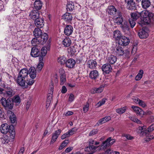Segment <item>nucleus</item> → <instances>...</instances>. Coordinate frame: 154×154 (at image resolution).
I'll list each match as a JSON object with an SVG mask.
<instances>
[{"mask_svg": "<svg viewBox=\"0 0 154 154\" xmlns=\"http://www.w3.org/2000/svg\"><path fill=\"white\" fill-rule=\"evenodd\" d=\"M142 17L139 22V23L141 26L146 24H149L150 23H153L154 22V16L153 14L148 11L142 12Z\"/></svg>", "mask_w": 154, "mask_h": 154, "instance_id": "1", "label": "nucleus"}, {"mask_svg": "<svg viewBox=\"0 0 154 154\" xmlns=\"http://www.w3.org/2000/svg\"><path fill=\"white\" fill-rule=\"evenodd\" d=\"M0 130L1 133L4 134L9 132L10 133V140L11 141L14 140L15 134L13 125H9L6 123L3 124L1 126Z\"/></svg>", "mask_w": 154, "mask_h": 154, "instance_id": "2", "label": "nucleus"}, {"mask_svg": "<svg viewBox=\"0 0 154 154\" xmlns=\"http://www.w3.org/2000/svg\"><path fill=\"white\" fill-rule=\"evenodd\" d=\"M1 103L4 107L6 109H11L13 108L14 104L11 99H6L3 97L1 100Z\"/></svg>", "mask_w": 154, "mask_h": 154, "instance_id": "3", "label": "nucleus"}, {"mask_svg": "<svg viewBox=\"0 0 154 154\" xmlns=\"http://www.w3.org/2000/svg\"><path fill=\"white\" fill-rule=\"evenodd\" d=\"M112 50L115 55L117 56H122L124 54L123 49L119 45H116L115 47H113Z\"/></svg>", "mask_w": 154, "mask_h": 154, "instance_id": "4", "label": "nucleus"}, {"mask_svg": "<svg viewBox=\"0 0 154 154\" xmlns=\"http://www.w3.org/2000/svg\"><path fill=\"white\" fill-rule=\"evenodd\" d=\"M139 132L140 133V135H146L149 132L152 131L154 130V124H152L149 127L147 130L145 129L144 127H139Z\"/></svg>", "mask_w": 154, "mask_h": 154, "instance_id": "5", "label": "nucleus"}, {"mask_svg": "<svg viewBox=\"0 0 154 154\" xmlns=\"http://www.w3.org/2000/svg\"><path fill=\"white\" fill-rule=\"evenodd\" d=\"M118 45L120 46H126L130 42V40L128 38L124 36H122L118 41Z\"/></svg>", "mask_w": 154, "mask_h": 154, "instance_id": "6", "label": "nucleus"}, {"mask_svg": "<svg viewBox=\"0 0 154 154\" xmlns=\"http://www.w3.org/2000/svg\"><path fill=\"white\" fill-rule=\"evenodd\" d=\"M139 37L141 39L146 38L149 36L148 30L146 27H143L138 32Z\"/></svg>", "mask_w": 154, "mask_h": 154, "instance_id": "7", "label": "nucleus"}, {"mask_svg": "<svg viewBox=\"0 0 154 154\" xmlns=\"http://www.w3.org/2000/svg\"><path fill=\"white\" fill-rule=\"evenodd\" d=\"M114 139H112L111 137H109L106 140L103 142L101 145V146H103V148H106L112 145L115 142Z\"/></svg>", "mask_w": 154, "mask_h": 154, "instance_id": "8", "label": "nucleus"}, {"mask_svg": "<svg viewBox=\"0 0 154 154\" xmlns=\"http://www.w3.org/2000/svg\"><path fill=\"white\" fill-rule=\"evenodd\" d=\"M60 85H63L66 82V75L64 70L62 69H59Z\"/></svg>", "mask_w": 154, "mask_h": 154, "instance_id": "9", "label": "nucleus"}, {"mask_svg": "<svg viewBox=\"0 0 154 154\" xmlns=\"http://www.w3.org/2000/svg\"><path fill=\"white\" fill-rule=\"evenodd\" d=\"M34 23L36 26L41 28L43 27L44 25V21L43 19L40 17L35 20Z\"/></svg>", "mask_w": 154, "mask_h": 154, "instance_id": "10", "label": "nucleus"}, {"mask_svg": "<svg viewBox=\"0 0 154 154\" xmlns=\"http://www.w3.org/2000/svg\"><path fill=\"white\" fill-rule=\"evenodd\" d=\"M107 12L109 14L114 16H116V14H117L118 11L114 6L110 5L108 6Z\"/></svg>", "mask_w": 154, "mask_h": 154, "instance_id": "11", "label": "nucleus"}, {"mask_svg": "<svg viewBox=\"0 0 154 154\" xmlns=\"http://www.w3.org/2000/svg\"><path fill=\"white\" fill-rule=\"evenodd\" d=\"M102 69L103 72L106 74H109L111 71L112 68L110 64L107 63L102 66Z\"/></svg>", "mask_w": 154, "mask_h": 154, "instance_id": "12", "label": "nucleus"}, {"mask_svg": "<svg viewBox=\"0 0 154 154\" xmlns=\"http://www.w3.org/2000/svg\"><path fill=\"white\" fill-rule=\"evenodd\" d=\"M29 16L31 19L34 20L40 17L39 13L38 10H32L29 13Z\"/></svg>", "mask_w": 154, "mask_h": 154, "instance_id": "13", "label": "nucleus"}, {"mask_svg": "<svg viewBox=\"0 0 154 154\" xmlns=\"http://www.w3.org/2000/svg\"><path fill=\"white\" fill-rule=\"evenodd\" d=\"M73 30L72 26L71 25H66L64 29V33L67 36L71 35Z\"/></svg>", "mask_w": 154, "mask_h": 154, "instance_id": "14", "label": "nucleus"}, {"mask_svg": "<svg viewBox=\"0 0 154 154\" xmlns=\"http://www.w3.org/2000/svg\"><path fill=\"white\" fill-rule=\"evenodd\" d=\"M117 16L118 17H116L115 20V23L118 25L122 24L123 20L122 13L119 11H118Z\"/></svg>", "mask_w": 154, "mask_h": 154, "instance_id": "15", "label": "nucleus"}, {"mask_svg": "<svg viewBox=\"0 0 154 154\" xmlns=\"http://www.w3.org/2000/svg\"><path fill=\"white\" fill-rule=\"evenodd\" d=\"M28 71L27 69L24 68L21 69L18 75V76L26 79L28 77Z\"/></svg>", "mask_w": 154, "mask_h": 154, "instance_id": "16", "label": "nucleus"}, {"mask_svg": "<svg viewBox=\"0 0 154 154\" xmlns=\"http://www.w3.org/2000/svg\"><path fill=\"white\" fill-rule=\"evenodd\" d=\"M99 76V74L98 71L95 70L90 71L89 74V78L91 79L94 80L97 79Z\"/></svg>", "mask_w": 154, "mask_h": 154, "instance_id": "17", "label": "nucleus"}, {"mask_svg": "<svg viewBox=\"0 0 154 154\" xmlns=\"http://www.w3.org/2000/svg\"><path fill=\"white\" fill-rule=\"evenodd\" d=\"M61 131L60 129H58L55 131L53 134L52 139L51 141V143H54L57 140L59 135L60 134Z\"/></svg>", "mask_w": 154, "mask_h": 154, "instance_id": "18", "label": "nucleus"}, {"mask_svg": "<svg viewBox=\"0 0 154 154\" xmlns=\"http://www.w3.org/2000/svg\"><path fill=\"white\" fill-rule=\"evenodd\" d=\"M107 63L109 64H113L117 61V58L115 56L111 55L106 58Z\"/></svg>", "mask_w": 154, "mask_h": 154, "instance_id": "19", "label": "nucleus"}, {"mask_svg": "<svg viewBox=\"0 0 154 154\" xmlns=\"http://www.w3.org/2000/svg\"><path fill=\"white\" fill-rule=\"evenodd\" d=\"M62 18L67 22H70L72 20V14L68 12H66L62 16Z\"/></svg>", "mask_w": 154, "mask_h": 154, "instance_id": "20", "label": "nucleus"}, {"mask_svg": "<svg viewBox=\"0 0 154 154\" xmlns=\"http://www.w3.org/2000/svg\"><path fill=\"white\" fill-rule=\"evenodd\" d=\"M30 54L34 57H38L40 55L39 50L36 47H33L32 48Z\"/></svg>", "mask_w": 154, "mask_h": 154, "instance_id": "21", "label": "nucleus"}, {"mask_svg": "<svg viewBox=\"0 0 154 154\" xmlns=\"http://www.w3.org/2000/svg\"><path fill=\"white\" fill-rule=\"evenodd\" d=\"M87 66L90 69H95L97 66V62L94 60H89L87 62Z\"/></svg>", "mask_w": 154, "mask_h": 154, "instance_id": "22", "label": "nucleus"}, {"mask_svg": "<svg viewBox=\"0 0 154 154\" xmlns=\"http://www.w3.org/2000/svg\"><path fill=\"white\" fill-rule=\"evenodd\" d=\"M104 87L105 85H102L98 88H94L92 89L91 93L93 94L100 93L103 91Z\"/></svg>", "mask_w": 154, "mask_h": 154, "instance_id": "23", "label": "nucleus"}, {"mask_svg": "<svg viewBox=\"0 0 154 154\" xmlns=\"http://www.w3.org/2000/svg\"><path fill=\"white\" fill-rule=\"evenodd\" d=\"M28 71V74L31 78L34 79L36 77V70L34 67H31L29 69Z\"/></svg>", "mask_w": 154, "mask_h": 154, "instance_id": "24", "label": "nucleus"}, {"mask_svg": "<svg viewBox=\"0 0 154 154\" xmlns=\"http://www.w3.org/2000/svg\"><path fill=\"white\" fill-rule=\"evenodd\" d=\"M26 79L23 78L19 76L17 77V82L19 85L22 87H25Z\"/></svg>", "mask_w": 154, "mask_h": 154, "instance_id": "25", "label": "nucleus"}, {"mask_svg": "<svg viewBox=\"0 0 154 154\" xmlns=\"http://www.w3.org/2000/svg\"><path fill=\"white\" fill-rule=\"evenodd\" d=\"M75 63V62L74 60L72 59H69L66 60V66L69 68H73Z\"/></svg>", "mask_w": 154, "mask_h": 154, "instance_id": "26", "label": "nucleus"}, {"mask_svg": "<svg viewBox=\"0 0 154 154\" xmlns=\"http://www.w3.org/2000/svg\"><path fill=\"white\" fill-rule=\"evenodd\" d=\"M97 147V146L89 145L85 148V151L89 152L90 154H92L95 152V150Z\"/></svg>", "mask_w": 154, "mask_h": 154, "instance_id": "27", "label": "nucleus"}, {"mask_svg": "<svg viewBox=\"0 0 154 154\" xmlns=\"http://www.w3.org/2000/svg\"><path fill=\"white\" fill-rule=\"evenodd\" d=\"M5 89L6 94L8 97H12L14 94V91L11 88L8 86L7 87L5 86Z\"/></svg>", "mask_w": 154, "mask_h": 154, "instance_id": "28", "label": "nucleus"}, {"mask_svg": "<svg viewBox=\"0 0 154 154\" xmlns=\"http://www.w3.org/2000/svg\"><path fill=\"white\" fill-rule=\"evenodd\" d=\"M111 117L110 116H106L99 120L97 123V125L99 126L101 124H102L105 122H106L111 119Z\"/></svg>", "mask_w": 154, "mask_h": 154, "instance_id": "29", "label": "nucleus"}, {"mask_svg": "<svg viewBox=\"0 0 154 154\" xmlns=\"http://www.w3.org/2000/svg\"><path fill=\"white\" fill-rule=\"evenodd\" d=\"M42 2L40 0H36L34 4V8L37 10H40L42 6Z\"/></svg>", "mask_w": 154, "mask_h": 154, "instance_id": "30", "label": "nucleus"}, {"mask_svg": "<svg viewBox=\"0 0 154 154\" xmlns=\"http://www.w3.org/2000/svg\"><path fill=\"white\" fill-rule=\"evenodd\" d=\"M40 28H37L35 29L33 31V34L35 37L39 38L40 37L42 34V30Z\"/></svg>", "mask_w": 154, "mask_h": 154, "instance_id": "31", "label": "nucleus"}, {"mask_svg": "<svg viewBox=\"0 0 154 154\" xmlns=\"http://www.w3.org/2000/svg\"><path fill=\"white\" fill-rule=\"evenodd\" d=\"M142 7L146 9L148 8L151 5V2L149 0H142L141 2Z\"/></svg>", "mask_w": 154, "mask_h": 154, "instance_id": "32", "label": "nucleus"}, {"mask_svg": "<svg viewBox=\"0 0 154 154\" xmlns=\"http://www.w3.org/2000/svg\"><path fill=\"white\" fill-rule=\"evenodd\" d=\"M133 109L134 111L139 115H143L145 114L144 112L142 110L136 106H133L131 107Z\"/></svg>", "mask_w": 154, "mask_h": 154, "instance_id": "33", "label": "nucleus"}, {"mask_svg": "<svg viewBox=\"0 0 154 154\" xmlns=\"http://www.w3.org/2000/svg\"><path fill=\"white\" fill-rule=\"evenodd\" d=\"M62 42L64 46L66 47H69L72 43L70 38L69 37L65 38L63 40Z\"/></svg>", "mask_w": 154, "mask_h": 154, "instance_id": "34", "label": "nucleus"}, {"mask_svg": "<svg viewBox=\"0 0 154 154\" xmlns=\"http://www.w3.org/2000/svg\"><path fill=\"white\" fill-rule=\"evenodd\" d=\"M74 8V4L73 2H68L66 6V9L68 11H71Z\"/></svg>", "mask_w": 154, "mask_h": 154, "instance_id": "35", "label": "nucleus"}, {"mask_svg": "<svg viewBox=\"0 0 154 154\" xmlns=\"http://www.w3.org/2000/svg\"><path fill=\"white\" fill-rule=\"evenodd\" d=\"M121 33L119 30H116L113 32V38L116 40L118 41L122 37Z\"/></svg>", "mask_w": 154, "mask_h": 154, "instance_id": "36", "label": "nucleus"}, {"mask_svg": "<svg viewBox=\"0 0 154 154\" xmlns=\"http://www.w3.org/2000/svg\"><path fill=\"white\" fill-rule=\"evenodd\" d=\"M127 8L130 10H135L136 8V7L135 3L134 1L127 3Z\"/></svg>", "mask_w": 154, "mask_h": 154, "instance_id": "37", "label": "nucleus"}, {"mask_svg": "<svg viewBox=\"0 0 154 154\" xmlns=\"http://www.w3.org/2000/svg\"><path fill=\"white\" fill-rule=\"evenodd\" d=\"M66 58L64 56L60 57L57 60L58 63L61 65L66 64Z\"/></svg>", "mask_w": 154, "mask_h": 154, "instance_id": "38", "label": "nucleus"}, {"mask_svg": "<svg viewBox=\"0 0 154 154\" xmlns=\"http://www.w3.org/2000/svg\"><path fill=\"white\" fill-rule=\"evenodd\" d=\"M142 12L140 13H132L131 14V18L134 20H136L140 16H141Z\"/></svg>", "mask_w": 154, "mask_h": 154, "instance_id": "39", "label": "nucleus"}, {"mask_svg": "<svg viewBox=\"0 0 154 154\" xmlns=\"http://www.w3.org/2000/svg\"><path fill=\"white\" fill-rule=\"evenodd\" d=\"M40 37L41 38V41L42 43H45L48 39V35L46 33H44L43 34H42Z\"/></svg>", "mask_w": 154, "mask_h": 154, "instance_id": "40", "label": "nucleus"}, {"mask_svg": "<svg viewBox=\"0 0 154 154\" xmlns=\"http://www.w3.org/2000/svg\"><path fill=\"white\" fill-rule=\"evenodd\" d=\"M143 74V71L142 70H140L139 72L136 76L135 79L136 81H139L142 78Z\"/></svg>", "mask_w": 154, "mask_h": 154, "instance_id": "41", "label": "nucleus"}, {"mask_svg": "<svg viewBox=\"0 0 154 154\" xmlns=\"http://www.w3.org/2000/svg\"><path fill=\"white\" fill-rule=\"evenodd\" d=\"M12 100V101H13V103H14L17 104H19L21 102L20 98L18 95H15L14 96Z\"/></svg>", "mask_w": 154, "mask_h": 154, "instance_id": "42", "label": "nucleus"}, {"mask_svg": "<svg viewBox=\"0 0 154 154\" xmlns=\"http://www.w3.org/2000/svg\"><path fill=\"white\" fill-rule=\"evenodd\" d=\"M126 109V106L117 109H116V111L118 113L121 114L125 112Z\"/></svg>", "mask_w": 154, "mask_h": 154, "instance_id": "43", "label": "nucleus"}, {"mask_svg": "<svg viewBox=\"0 0 154 154\" xmlns=\"http://www.w3.org/2000/svg\"><path fill=\"white\" fill-rule=\"evenodd\" d=\"M68 52L70 54L73 55L76 52V51L75 48L74 46H72L68 49Z\"/></svg>", "mask_w": 154, "mask_h": 154, "instance_id": "44", "label": "nucleus"}, {"mask_svg": "<svg viewBox=\"0 0 154 154\" xmlns=\"http://www.w3.org/2000/svg\"><path fill=\"white\" fill-rule=\"evenodd\" d=\"M47 48L45 47H43L41 51V55L43 56H45L47 53Z\"/></svg>", "mask_w": 154, "mask_h": 154, "instance_id": "45", "label": "nucleus"}, {"mask_svg": "<svg viewBox=\"0 0 154 154\" xmlns=\"http://www.w3.org/2000/svg\"><path fill=\"white\" fill-rule=\"evenodd\" d=\"M89 145L94 146L93 145H97L99 144V142L94 141L92 139H90L88 141Z\"/></svg>", "mask_w": 154, "mask_h": 154, "instance_id": "46", "label": "nucleus"}, {"mask_svg": "<svg viewBox=\"0 0 154 154\" xmlns=\"http://www.w3.org/2000/svg\"><path fill=\"white\" fill-rule=\"evenodd\" d=\"M43 62L39 63L36 67V70L38 72L41 71L44 66Z\"/></svg>", "mask_w": 154, "mask_h": 154, "instance_id": "47", "label": "nucleus"}, {"mask_svg": "<svg viewBox=\"0 0 154 154\" xmlns=\"http://www.w3.org/2000/svg\"><path fill=\"white\" fill-rule=\"evenodd\" d=\"M33 79H29L28 80L27 79V78L26 79V83L27 85H26L27 86H26L25 88H26L27 86V85H31L34 83V81Z\"/></svg>", "mask_w": 154, "mask_h": 154, "instance_id": "48", "label": "nucleus"}, {"mask_svg": "<svg viewBox=\"0 0 154 154\" xmlns=\"http://www.w3.org/2000/svg\"><path fill=\"white\" fill-rule=\"evenodd\" d=\"M77 130V129L76 128H72V129L69 130L67 132L68 134L69 135V136L73 134Z\"/></svg>", "mask_w": 154, "mask_h": 154, "instance_id": "49", "label": "nucleus"}, {"mask_svg": "<svg viewBox=\"0 0 154 154\" xmlns=\"http://www.w3.org/2000/svg\"><path fill=\"white\" fill-rule=\"evenodd\" d=\"M106 99L103 98L101 100L99 101L96 104L97 107H99L104 104L106 102Z\"/></svg>", "mask_w": 154, "mask_h": 154, "instance_id": "50", "label": "nucleus"}, {"mask_svg": "<svg viewBox=\"0 0 154 154\" xmlns=\"http://www.w3.org/2000/svg\"><path fill=\"white\" fill-rule=\"evenodd\" d=\"M135 21L132 18H130L129 19V22L131 28H133L135 25Z\"/></svg>", "mask_w": 154, "mask_h": 154, "instance_id": "51", "label": "nucleus"}, {"mask_svg": "<svg viewBox=\"0 0 154 154\" xmlns=\"http://www.w3.org/2000/svg\"><path fill=\"white\" fill-rule=\"evenodd\" d=\"M140 135L142 136V135ZM144 135L146 136V138L145 140L146 141H149L150 140L153 139L154 137V136L153 135H150L148 133H147L146 135Z\"/></svg>", "mask_w": 154, "mask_h": 154, "instance_id": "52", "label": "nucleus"}, {"mask_svg": "<svg viewBox=\"0 0 154 154\" xmlns=\"http://www.w3.org/2000/svg\"><path fill=\"white\" fill-rule=\"evenodd\" d=\"M8 137H6L2 138L1 140L2 143L4 144H7L8 143L9 141H10V140H8Z\"/></svg>", "mask_w": 154, "mask_h": 154, "instance_id": "53", "label": "nucleus"}, {"mask_svg": "<svg viewBox=\"0 0 154 154\" xmlns=\"http://www.w3.org/2000/svg\"><path fill=\"white\" fill-rule=\"evenodd\" d=\"M122 27L124 29H128V24L127 21H124L123 23L121 24Z\"/></svg>", "mask_w": 154, "mask_h": 154, "instance_id": "54", "label": "nucleus"}, {"mask_svg": "<svg viewBox=\"0 0 154 154\" xmlns=\"http://www.w3.org/2000/svg\"><path fill=\"white\" fill-rule=\"evenodd\" d=\"M123 136L126 137V138L128 140H132L134 139L133 137L131 136L130 134H125L123 135Z\"/></svg>", "mask_w": 154, "mask_h": 154, "instance_id": "55", "label": "nucleus"}, {"mask_svg": "<svg viewBox=\"0 0 154 154\" xmlns=\"http://www.w3.org/2000/svg\"><path fill=\"white\" fill-rule=\"evenodd\" d=\"M89 107V104L87 102L86 104L83 107V111L84 112H86L88 110Z\"/></svg>", "mask_w": 154, "mask_h": 154, "instance_id": "56", "label": "nucleus"}, {"mask_svg": "<svg viewBox=\"0 0 154 154\" xmlns=\"http://www.w3.org/2000/svg\"><path fill=\"white\" fill-rule=\"evenodd\" d=\"M97 131L96 129H94L91 131L89 134V136H92L97 133Z\"/></svg>", "mask_w": 154, "mask_h": 154, "instance_id": "57", "label": "nucleus"}, {"mask_svg": "<svg viewBox=\"0 0 154 154\" xmlns=\"http://www.w3.org/2000/svg\"><path fill=\"white\" fill-rule=\"evenodd\" d=\"M138 104L140 106L143 107H145L146 106L145 103L144 101L140 100Z\"/></svg>", "mask_w": 154, "mask_h": 154, "instance_id": "58", "label": "nucleus"}, {"mask_svg": "<svg viewBox=\"0 0 154 154\" xmlns=\"http://www.w3.org/2000/svg\"><path fill=\"white\" fill-rule=\"evenodd\" d=\"M132 121L138 124H141V122L140 120L135 118H133L132 119Z\"/></svg>", "mask_w": 154, "mask_h": 154, "instance_id": "59", "label": "nucleus"}, {"mask_svg": "<svg viewBox=\"0 0 154 154\" xmlns=\"http://www.w3.org/2000/svg\"><path fill=\"white\" fill-rule=\"evenodd\" d=\"M69 135L68 133L67 132L66 133L62 135L61 137V138L62 139H64L66 137H69Z\"/></svg>", "mask_w": 154, "mask_h": 154, "instance_id": "60", "label": "nucleus"}, {"mask_svg": "<svg viewBox=\"0 0 154 154\" xmlns=\"http://www.w3.org/2000/svg\"><path fill=\"white\" fill-rule=\"evenodd\" d=\"M133 100L134 102L137 104H138L140 100L138 98L135 97H133Z\"/></svg>", "mask_w": 154, "mask_h": 154, "instance_id": "61", "label": "nucleus"}, {"mask_svg": "<svg viewBox=\"0 0 154 154\" xmlns=\"http://www.w3.org/2000/svg\"><path fill=\"white\" fill-rule=\"evenodd\" d=\"M74 99V95L73 94H70L69 99V101L71 102Z\"/></svg>", "mask_w": 154, "mask_h": 154, "instance_id": "62", "label": "nucleus"}, {"mask_svg": "<svg viewBox=\"0 0 154 154\" xmlns=\"http://www.w3.org/2000/svg\"><path fill=\"white\" fill-rule=\"evenodd\" d=\"M73 114L72 112L71 111H68L64 113L63 115H65L66 116H68L72 115Z\"/></svg>", "mask_w": 154, "mask_h": 154, "instance_id": "63", "label": "nucleus"}, {"mask_svg": "<svg viewBox=\"0 0 154 154\" xmlns=\"http://www.w3.org/2000/svg\"><path fill=\"white\" fill-rule=\"evenodd\" d=\"M52 94H49L48 95L47 101H49V102H51L52 100Z\"/></svg>", "mask_w": 154, "mask_h": 154, "instance_id": "64", "label": "nucleus"}]
</instances>
